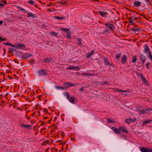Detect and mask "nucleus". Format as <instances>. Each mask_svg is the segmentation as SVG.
Instances as JSON below:
<instances>
[{
	"mask_svg": "<svg viewBox=\"0 0 152 152\" xmlns=\"http://www.w3.org/2000/svg\"><path fill=\"white\" fill-rule=\"evenodd\" d=\"M144 52L145 53L147 54L148 53V58L152 61V55L150 49L147 44L145 45Z\"/></svg>",
	"mask_w": 152,
	"mask_h": 152,
	"instance_id": "1",
	"label": "nucleus"
},
{
	"mask_svg": "<svg viewBox=\"0 0 152 152\" xmlns=\"http://www.w3.org/2000/svg\"><path fill=\"white\" fill-rule=\"evenodd\" d=\"M66 94V97L69 102L71 103H74L75 102V98L73 96L70 97L69 94L66 92L64 93V95H65Z\"/></svg>",
	"mask_w": 152,
	"mask_h": 152,
	"instance_id": "2",
	"label": "nucleus"
},
{
	"mask_svg": "<svg viewBox=\"0 0 152 152\" xmlns=\"http://www.w3.org/2000/svg\"><path fill=\"white\" fill-rule=\"evenodd\" d=\"M104 24L107 26V28H109L111 31H113L115 28V26L113 24L106 22V23H104Z\"/></svg>",
	"mask_w": 152,
	"mask_h": 152,
	"instance_id": "3",
	"label": "nucleus"
},
{
	"mask_svg": "<svg viewBox=\"0 0 152 152\" xmlns=\"http://www.w3.org/2000/svg\"><path fill=\"white\" fill-rule=\"evenodd\" d=\"M75 85V84L71 83L69 82H66L64 84V88H67L69 87H73Z\"/></svg>",
	"mask_w": 152,
	"mask_h": 152,
	"instance_id": "4",
	"label": "nucleus"
},
{
	"mask_svg": "<svg viewBox=\"0 0 152 152\" xmlns=\"http://www.w3.org/2000/svg\"><path fill=\"white\" fill-rule=\"evenodd\" d=\"M20 126L21 128H25L29 130H31L32 129V126L31 125H26L23 124H20Z\"/></svg>",
	"mask_w": 152,
	"mask_h": 152,
	"instance_id": "5",
	"label": "nucleus"
},
{
	"mask_svg": "<svg viewBox=\"0 0 152 152\" xmlns=\"http://www.w3.org/2000/svg\"><path fill=\"white\" fill-rule=\"evenodd\" d=\"M38 73L40 75H45L47 74V72L45 69H41L38 70Z\"/></svg>",
	"mask_w": 152,
	"mask_h": 152,
	"instance_id": "6",
	"label": "nucleus"
},
{
	"mask_svg": "<svg viewBox=\"0 0 152 152\" xmlns=\"http://www.w3.org/2000/svg\"><path fill=\"white\" fill-rule=\"evenodd\" d=\"M140 28L138 27L137 28H131L130 30L132 31H133L134 33H136V34H138V32L140 30Z\"/></svg>",
	"mask_w": 152,
	"mask_h": 152,
	"instance_id": "7",
	"label": "nucleus"
},
{
	"mask_svg": "<svg viewBox=\"0 0 152 152\" xmlns=\"http://www.w3.org/2000/svg\"><path fill=\"white\" fill-rule=\"evenodd\" d=\"M32 55L31 53H25L22 55L21 57L22 58H27L30 57Z\"/></svg>",
	"mask_w": 152,
	"mask_h": 152,
	"instance_id": "8",
	"label": "nucleus"
},
{
	"mask_svg": "<svg viewBox=\"0 0 152 152\" xmlns=\"http://www.w3.org/2000/svg\"><path fill=\"white\" fill-rule=\"evenodd\" d=\"M22 48H25V45L24 43H21L20 42L16 44V49H21Z\"/></svg>",
	"mask_w": 152,
	"mask_h": 152,
	"instance_id": "9",
	"label": "nucleus"
},
{
	"mask_svg": "<svg viewBox=\"0 0 152 152\" xmlns=\"http://www.w3.org/2000/svg\"><path fill=\"white\" fill-rule=\"evenodd\" d=\"M111 129L115 132L117 134H121V132L120 130H119L116 127H112Z\"/></svg>",
	"mask_w": 152,
	"mask_h": 152,
	"instance_id": "10",
	"label": "nucleus"
},
{
	"mask_svg": "<svg viewBox=\"0 0 152 152\" xmlns=\"http://www.w3.org/2000/svg\"><path fill=\"white\" fill-rule=\"evenodd\" d=\"M146 58L143 54L140 55V59L141 61L144 64L146 61Z\"/></svg>",
	"mask_w": 152,
	"mask_h": 152,
	"instance_id": "11",
	"label": "nucleus"
},
{
	"mask_svg": "<svg viewBox=\"0 0 152 152\" xmlns=\"http://www.w3.org/2000/svg\"><path fill=\"white\" fill-rule=\"evenodd\" d=\"M98 12L103 17H106V16L108 15V13L106 12L100 11H98Z\"/></svg>",
	"mask_w": 152,
	"mask_h": 152,
	"instance_id": "12",
	"label": "nucleus"
},
{
	"mask_svg": "<svg viewBox=\"0 0 152 152\" xmlns=\"http://www.w3.org/2000/svg\"><path fill=\"white\" fill-rule=\"evenodd\" d=\"M67 69H73L75 70H79L80 69V68L79 67H75L73 66H71L69 67H68L67 68Z\"/></svg>",
	"mask_w": 152,
	"mask_h": 152,
	"instance_id": "13",
	"label": "nucleus"
},
{
	"mask_svg": "<svg viewBox=\"0 0 152 152\" xmlns=\"http://www.w3.org/2000/svg\"><path fill=\"white\" fill-rule=\"evenodd\" d=\"M52 61V58H45L43 59V61L44 63H48L50 62L51 61Z\"/></svg>",
	"mask_w": 152,
	"mask_h": 152,
	"instance_id": "14",
	"label": "nucleus"
},
{
	"mask_svg": "<svg viewBox=\"0 0 152 152\" xmlns=\"http://www.w3.org/2000/svg\"><path fill=\"white\" fill-rule=\"evenodd\" d=\"M119 129L120 130H122V131L124 132H126V133L128 132V131L127 129L124 127H119Z\"/></svg>",
	"mask_w": 152,
	"mask_h": 152,
	"instance_id": "15",
	"label": "nucleus"
},
{
	"mask_svg": "<svg viewBox=\"0 0 152 152\" xmlns=\"http://www.w3.org/2000/svg\"><path fill=\"white\" fill-rule=\"evenodd\" d=\"M134 6L136 7H138L141 5V2L139 1H135L134 2Z\"/></svg>",
	"mask_w": 152,
	"mask_h": 152,
	"instance_id": "16",
	"label": "nucleus"
},
{
	"mask_svg": "<svg viewBox=\"0 0 152 152\" xmlns=\"http://www.w3.org/2000/svg\"><path fill=\"white\" fill-rule=\"evenodd\" d=\"M27 17H31L33 18L35 17V15L33 14L31 12H27Z\"/></svg>",
	"mask_w": 152,
	"mask_h": 152,
	"instance_id": "17",
	"label": "nucleus"
},
{
	"mask_svg": "<svg viewBox=\"0 0 152 152\" xmlns=\"http://www.w3.org/2000/svg\"><path fill=\"white\" fill-rule=\"evenodd\" d=\"M127 58V57L126 55H124L123 56L121 60L122 64H124L126 62Z\"/></svg>",
	"mask_w": 152,
	"mask_h": 152,
	"instance_id": "18",
	"label": "nucleus"
},
{
	"mask_svg": "<svg viewBox=\"0 0 152 152\" xmlns=\"http://www.w3.org/2000/svg\"><path fill=\"white\" fill-rule=\"evenodd\" d=\"M94 51V50H93L91 52H90V53H88L86 54V57L87 58H90V56H92L93 54Z\"/></svg>",
	"mask_w": 152,
	"mask_h": 152,
	"instance_id": "19",
	"label": "nucleus"
},
{
	"mask_svg": "<svg viewBox=\"0 0 152 152\" xmlns=\"http://www.w3.org/2000/svg\"><path fill=\"white\" fill-rule=\"evenodd\" d=\"M140 76L141 79L143 82L146 83L148 82L146 79L143 75H141Z\"/></svg>",
	"mask_w": 152,
	"mask_h": 152,
	"instance_id": "20",
	"label": "nucleus"
},
{
	"mask_svg": "<svg viewBox=\"0 0 152 152\" xmlns=\"http://www.w3.org/2000/svg\"><path fill=\"white\" fill-rule=\"evenodd\" d=\"M105 64L107 66H108L110 64V62L107 58H104V59Z\"/></svg>",
	"mask_w": 152,
	"mask_h": 152,
	"instance_id": "21",
	"label": "nucleus"
},
{
	"mask_svg": "<svg viewBox=\"0 0 152 152\" xmlns=\"http://www.w3.org/2000/svg\"><path fill=\"white\" fill-rule=\"evenodd\" d=\"M152 121V120L148 119L144 121L143 122V124H146L148 123H150Z\"/></svg>",
	"mask_w": 152,
	"mask_h": 152,
	"instance_id": "22",
	"label": "nucleus"
},
{
	"mask_svg": "<svg viewBox=\"0 0 152 152\" xmlns=\"http://www.w3.org/2000/svg\"><path fill=\"white\" fill-rule=\"evenodd\" d=\"M60 29L61 31H67V32L69 31V29L67 28H64L63 27H61Z\"/></svg>",
	"mask_w": 152,
	"mask_h": 152,
	"instance_id": "23",
	"label": "nucleus"
},
{
	"mask_svg": "<svg viewBox=\"0 0 152 152\" xmlns=\"http://www.w3.org/2000/svg\"><path fill=\"white\" fill-rule=\"evenodd\" d=\"M115 91L117 92H118L119 93H121V92H126L128 91L127 90H124L121 89H117L115 90Z\"/></svg>",
	"mask_w": 152,
	"mask_h": 152,
	"instance_id": "24",
	"label": "nucleus"
},
{
	"mask_svg": "<svg viewBox=\"0 0 152 152\" xmlns=\"http://www.w3.org/2000/svg\"><path fill=\"white\" fill-rule=\"evenodd\" d=\"M54 18L60 20H64L65 19V17H59V16H55Z\"/></svg>",
	"mask_w": 152,
	"mask_h": 152,
	"instance_id": "25",
	"label": "nucleus"
},
{
	"mask_svg": "<svg viewBox=\"0 0 152 152\" xmlns=\"http://www.w3.org/2000/svg\"><path fill=\"white\" fill-rule=\"evenodd\" d=\"M121 56V53L120 52H119L115 56V58L118 59Z\"/></svg>",
	"mask_w": 152,
	"mask_h": 152,
	"instance_id": "26",
	"label": "nucleus"
},
{
	"mask_svg": "<svg viewBox=\"0 0 152 152\" xmlns=\"http://www.w3.org/2000/svg\"><path fill=\"white\" fill-rule=\"evenodd\" d=\"M17 7L18 9H19L20 10L23 11L25 13H27L28 12V11H26V10L24 9L21 8L20 6H18Z\"/></svg>",
	"mask_w": 152,
	"mask_h": 152,
	"instance_id": "27",
	"label": "nucleus"
},
{
	"mask_svg": "<svg viewBox=\"0 0 152 152\" xmlns=\"http://www.w3.org/2000/svg\"><path fill=\"white\" fill-rule=\"evenodd\" d=\"M137 58L136 56H134L133 57L132 62L134 63H135L137 60Z\"/></svg>",
	"mask_w": 152,
	"mask_h": 152,
	"instance_id": "28",
	"label": "nucleus"
},
{
	"mask_svg": "<svg viewBox=\"0 0 152 152\" xmlns=\"http://www.w3.org/2000/svg\"><path fill=\"white\" fill-rule=\"evenodd\" d=\"M55 88L58 89L59 90H64V88L63 87L60 86H56Z\"/></svg>",
	"mask_w": 152,
	"mask_h": 152,
	"instance_id": "29",
	"label": "nucleus"
},
{
	"mask_svg": "<svg viewBox=\"0 0 152 152\" xmlns=\"http://www.w3.org/2000/svg\"><path fill=\"white\" fill-rule=\"evenodd\" d=\"M140 151L142 152H147V148H140Z\"/></svg>",
	"mask_w": 152,
	"mask_h": 152,
	"instance_id": "30",
	"label": "nucleus"
},
{
	"mask_svg": "<svg viewBox=\"0 0 152 152\" xmlns=\"http://www.w3.org/2000/svg\"><path fill=\"white\" fill-rule=\"evenodd\" d=\"M77 39L78 44L80 45H81L82 44V42H81V39L79 38H77Z\"/></svg>",
	"mask_w": 152,
	"mask_h": 152,
	"instance_id": "31",
	"label": "nucleus"
},
{
	"mask_svg": "<svg viewBox=\"0 0 152 152\" xmlns=\"http://www.w3.org/2000/svg\"><path fill=\"white\" fill-rule=\"evenodd\" d=\"M145 113V110H141L139 111V114H143Z\"/></svg>",
	"mask_w": 152,
	"mask_h": 152,
	"instance_id": "32",
	"label": "nucleus"
},
{
	"mask_svg": "<svg viewBox=\"0 0 152 152\" xmlns=\"http://www.w3.org/2000/svg\"><path fill=\"white\" fill-rule=\"evenodd\" d=\"M125 122L128 124H129L131 123L130 121V118H126L125 121Z\"/></svg>",
	"mask_w": 152,
	"mask_h": 152,
	"instance_id": "33",
	"label": "nucleus"
},
{
	"mask_svg": "<svg viewBox=\"0 0 152 152\" xmlns=\"http://www.w3.org/2000/svg\"><path fill=\"white\" fill-rule=\"evenodd\" d=\"M152 109L151 108H148L145 110V113H149L152 110Z\"/></svg>",
	"mask_w": 152,
	"mask_h": 152,
	"instance_id": "34",
	"label": "nucleus"
},
{
	"mask_svg": "<svg viewBox=\"0 0 152 152\" xmlns=\"http://www.w3.org/2000/svg\"><path fill=\"white\" fill-rule=\"evenodd\" d=\"M66 37L68 38H70L71 37V33L70 32V31L69 32H67L66 34Z\"/></svg>",
	"mask_w": 152,
	"mask_h": 152,
	"instance_id": "35",
	"label": "nucleus"
},
{
	"mask_svg": "<svg viewBox=\"0 0 152 152\" xmlns=\"http://www.w3.org/2000/svg\"><path fill=\"white\" fill-rule=\"evenodd\" d=\"M130 121L131 122H132L134 123L135 122L137 121V119L135 118H134L132 119H131L130 118Z\"/></svg>",
	"mask_w": 152,
	"mask_h": 152,
	"instance_id": "36",
	"label": "nucleus"
},
{
	"mask_svg": "<svg viewBox=\"0 0 152 152\" xmlns=\"http://www.w3.org/2000/svg\"><path fill=\"white\" fill-rule=\"evenodd\" d=\"M28 3L30 4L33 5L34 4V1L31 0H29L28 1Z\"/></svg>",
	"mask_w": 152,
	"mask_h": 152,
	"instance_id": "37",
	"label": "nucleus"
},
{
	"mask_svg": "<svg viewBox=\"0 0 152 152\" xmlns=\"http://www.w3.org/2000/svg\"><path fill=\"white\" fill-rule=\"evenodd\" d=\"M50 33L52 35H53L54 36L56 37L57 36V33H56V32H50Z\"/></svg>",
	"mask_w": 152,
	"mask_h": 152,
	"instance_id": "38",
	"label": "nucleus"
},
{
	"mask_svg": "<svg viewBox=\"0 0 152 152\" xmlns=\"http://www.w3.org/2000/svg\"><path fill=\"white\" fill-rule=\"evenodd\" d=\"M107 121L108 123H113L114 121L109 119H107Z\"/></svg>",
	"mask_w": 152,
	"mask_h": 152,
	"instance_id": "39",
	"label": "nucleus"
},
{
	"mask_svg": "<svg viewBox=\"0 0 152 152\" xmlns=\"http://www.w3.org/2000/svg\"><path fill=\"white\" fill-rule=\"evenodd\" d=\"M150 64V63L149 62H148L146 64V68L147 69H148L149 68V65Z\"/></svg>",
	"mask_w": 152,
	"mask_h": 152,
	"instance_id": "40",
	"label": "nucleus"
},
{
	"mask_svg": "<svg viewBox=\"0 0 152 152\" xmlns=\"http://www.w3.org/2000/svg\"><path fill=\"white\" fill-rule=\"evenodd\" d=\"M110 33V31L108 29H106L103 32V33Z\"/></svg>",
	"mask_w": 152,
	"mask_h": 152,
	"instance_id": "41",
	"label": "nucleus"
},
{
	"mask_svg": "<svg viewBox=\"0 0 152 152\" xmlns=\"http://www.w3.org/2000/svg\"><path fill=\"white\" fill-rule=\"evenodd\" d=\"M6 39L3 38L1 37H0V40L1 41H5Z\"/></svg>",
	"mask_w": 152,
	"mask_h": 152,
	"instance_id": "42",
	"label": "nucleus"
},
{
	"mask_svg": "<svg viewBox=\"0 0 152 152\" xmlns=\"http://www.w3.org/2000/svg\"><path fill=\"white\" fill-rule=\"evenodd\" d=\"M14 50V49L12 48H10L9 49V51L10 52H12V51Z\"/></svg>",
	"mask_w": 152,
	"mask_h": 152,
	"instance_id": "43",
	"label": "nucleus"
},
{
	"mask_svg": "<svg viewBox=\"0 0 152 152\" xmlns=\"http://www.w3.org/2000/svg\"><path fill=\"white\" fill-rule=\"evenodd\" d=\"M147 152H152V149L147 148Z\"/></svg>",
	"mask_w": 152,
	"mask_h": 152,
	"instance_id": "44",
	"label": "nucleus"
},
{
	"mask_svg": "<svg viewBox=\"0 0 152 152\" xmlns=\"http://www.w3.org/2000/svg\"><path fill=\"white\" fill-rule=\"evenodd\" d=\"M134 21L133 20H129V22L130 23H133V24H132L133 25V24L134 23Z\"/></svg>",
	"mask_w": 152,
	"mask_h": 152,
	"instance_id": "45",
	"label": "nucleus"
},
{
	"mask_svg": "<svg viewBox=\"0 0 152 152\" xmlns=\"http://www.w3.org/2000/svg\"><path fill=\"white\" fill-rule=\"evenodd\" d=\"M147 4L148 5H151V2L149 1V0H148L147 1Z\"/></svg>",
	"mask_w": 152,
	"mask_h": 152,
	"instance_id": "46",
	"label": "nucleus"
},
{
	"mask_svg": "<svg viewBox=\"0 0 152 152\" xmlns=\"http://www.w3.org/2000/svg\"><path fill=\"white\" fill-rule=\"evenodd\" d=\"M10 46H12V47H13L15 48H16V44H15V45H11V44H10Z\"/></svg>",
	"mask_w": 152,
	"mask_h": 152,
	"instance_id": "47",
	"label": "nucleus"
},
{
	"mask_svg": "<svg viewBox=\"0 0 152 152\" xmlns=\"http://www.w3.org/2000/svg\"><path fill=\"white\" fill-rule=\"evenodd\" d=\"M91 74L88 73H84V76H87L88 75H90Z\"/></svg>",
	"mask_w": 152,
	"mask_h": 152,
	"instance_id": "48",
	"label": "nucleus"
},
{
	"mask_svg": "<svg viewBox=\"0 0 152 152\" xmlns=\"http://www.w3.org/2000/svg\"><path fill=\"white\" fill-rule=\"evenodd\" d=\"M4 45H10V44H9L8 42L7 43H5L4 42Z\"/></svg>",
	"mask_w": 152,
	"mask_h": 152,
	"instance_id": "49",
	"label": "nucleus"
},
{
	"mask_svg": "<svg viewBox=\"0 0 152 152\" xmlns=\"http://www.w3.org/2000/svg\"><path fill=\"white\" fill-rule=\"evenodd\" d=\"M4 5V4L0 3V7H2Z\"/></svg>",
	"mask_w": 152,
	"mask_h": 152,
	"instance_id": "50",
	"label": "nucleus"
},
{
	"mask_svg": "<svg viewBox=\"0 0 152 152\" xmlns=\"http://www.w3.org/2000/svg\"><path fill=\"white\" fill-rule=\"evenodd\" d=\"M43 110L44 112H48V110L46 108L43 109Z\"/></svg>",
	"mask_w": 152,
	"mask_h": 152,
	"instance_id": "51",
	"label": "nucleus"
},
{
	"mask_svg": "<svg viewBox=\"0 0 152 152\" xmlns=\"http://www.w3.org/2000/svg\"><path fill=\"white\" fill-rule=\"evenodd\" d=\"M17 110H20L21 111H22L23 110L20 107H18L17 108Z\"/></svg>",
	"mask_w": 152,
	"mask_h": 152,
	"instance_id": "52",
	"label": "nucleus"
},
{
	"mask_svg": "<svg viewBox=\"0 0 152 152\" xmlns=\"http://www.w3.org/2000/svg\"><path fill=\"white\" fill-rule=\"evenodd\" d=\"M132 17L128 18V19L129 20H132Z\"/></svg>",
	"mask_w": 152,
	"mask_h": 152,
	"instance_id": "53",
	"label": "nucleus"
},
{
	"mask_svg": "<svg viewBox=\"0 0 152 152\" xmlns=\"http://www.w3.org/2000/svg\"><path fill=\"white\" fill-rule=\"evenodd\" d=\"M80 90L82 91H83V87H82L80 89Z\"/></svg>",
	"mask_w": 152,
	"mask_h": 152,
	"instance_id": "54",
	"label": "nucleus"
},
{
	"mask_svg": "<svg viewBox=\"0 0 152 152\" xmlns=\"http://www.w3.org/2000/svg\"><path fill=\"white\" fill-rule=\"evenodd\" d=\"M138 18L137 17H135V18H134L133 19V20H135V21H136L137 20V19H138Z\"/></svg>",
	"mask_w": 152,
	"mask_h": 152,
	"instance_id": "55",
	"label": "nucleus"
},
{
	"mask_svg": "<svg viewBox=\"0 0 152 152\" xmlns=\"http://www.w3.org/2000/svg\"><path fill=\"white\" fill-rule=\"evenodd\" d=\"M26 118L29 120V119H30V118H29L28 117V116L27 115H26Z\"/></svg>",
	"mask_w": 152,
	"mask_h": 152,
	"instance_id": "56",
	"label": "nucleus"
},
{
	"mask_svg": "<svg viewBox=\"0 0 152 152\" xmlns=\"http://www.w3.org/2000/svg\"><path fill=\"white\" fill-rule=\"evenodd\" d=\"M35 113H33L31 114V116L33 117L34 116V115L35 114Z\"/></svg>",
	"mask_w": 152,
	"mask_h": 152,
	"instance_id": "57",
	"label": "nucleus"
},
{
	"mask_svg": "<svg viewBox=\"0 0 152 152\" xmlns=\"http://www.w3.org/2000/svg\"><path fill=\"white\" fill-rule=\"evenodd\" d=\"M3 22L2 21L0 20V24H2L3 23Z\"/></svg>",
	"mask_w": 152,
	"mask_h": 152,
	"instance_id": "58",
	"label": "nucleus"
},
{
	"mask_svg": "<svg viewBox=\"0 0 152 152\" xmlns=\"http://www.w3.org/2000/svg\"><path fill=\"white\" fill-rule=\"evenodd\" d=\"M4 4H6V1H4Z\"/></svg>",
	"mask_w": 152,
	"mask_h": 152,
	"instance_id": "59",
	"label": "nucleus"
},
{
	"mask_svg": "<svg viewBox=\"0 0 152 152\" xmlns=\"http://www.w3.org/2000/svg\"><path fill=\"white\" fill-rule=\"evenodd\" d=\"M137 27V26L136 25H134V28H135V27Z\"/></svg>",
	"mask_w": 152,
	"mask_h": 152,
	"instance_id": "60",
	"label": "nucleus"
},
{
	"mask_svg": "<svg viewBox=\"0 0 152 152\" xmlns=\"http://www.w3.org/2000/svg\"><path fill=\"white\" fill-rule=\"evenodd\" d=\"M66 4V3L65 2H63L62 4Z\"/></svg>",
	"mask_w": 152,
	"mask_h": 152,
	"instance_id": "61",
	"label": "nucleus"
},
{
	"mask_svg": "<svg viewBox=\"0 0 152 152\" xmlns=\"http://www.w3.org/2000/svg\"><path fill=\"white\" fill-rule=\"evenodd\" d=\"M105 84H107V82H104Z\"/></svg>",
	"mask_w": 152,
	"mask_h": 152,
	"instance_id": "62",
	"label": "nucleus"
},
{
	"mask_svg": "<svg viewBox=\"0 0 152 152\" xmlns=\"http://www.w3.org/2000/svg\"><path fill=\"white\" fill-rule=\"evenodd\" d=\"M81 75H84V73H81Z\"/></svg>",
	"mask_w": 152,
	"mask_h": 152,
	"instance_id": "63",
	"label": "nucleus"
},
{
	"mask_svg": "<svg viewBox=\"0 0 152 152\" xmlns=\"http://www.w3.org/2000/svg\"><path fill=\"white\" fill-rule=\"evenodd\" d=\"M49 143V142H47V143Z\"/></svg>",
	"mask_w": 152,
	"mask_h": 152,
	"instance_id": "64",
	"label": "nucleus"
}]
</instances>
